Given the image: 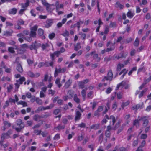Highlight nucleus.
Here are the masks:
<instances>
[{"mask_svg": "<svg viewBox=\"0 0 151 151\" xmlns=\"http://www.w3.org/2000/svg\"><path fill=\"white\" fill-rule=\"evenodd\" d=\"M41 46V44L40 43L36 41H35L29 46V48L31 50H35L37 52V49L40 47Z\"/></svg>", "mask_w": 151, "mask_h": 151, "instance_id": "nucleus-1", "label": "nucleus"}, {"mask_svg": "<svg viewBox=\"0 0 151 151\" xmlns=\"http://www.w3.org/2000/svg\"><path fill=\"white\" fill-rule=\"evenodd\" d=\"M113 74L112 71L110 70L108 72L107 76H104L102 80V81L104 82L105 80L111 81L112 79Z\"/></svg>", "mask_w": 151, "mask_h": 151, "instance_id": "nucleus-2", "label": "nucleus"}, {"mask_svg": "<svg viewBox=\"0 0 151 151\" xmlns=\"http://www.w3.org/2000/svg\"><path fill=\"white\" fill-rule=\"evenodd\" d=\"M25 79L24 77H21L19 80H16V83H15L14 85L15 86V90L17 89V91L18 88L19 87V84H22L23 81H25Z\"/></svg>", "mask_w": 151, "mask_h": 151, "instance_id": "nucleus-3", "label": "nucleus"}, {"mask_svg": "<svg viewBox=\"0 0 151 151\" xmlns=\"http://www.w3.org/2000/svg\"><path fill=\"white\" fill-rule=\"evenodd\" d=\"M3 124L4 125L1 128V130L3 131H5L6 129L9 128L12 124L8 121L4 120L3 121Z\"/></svg>", "mask_w": 151, "mask_h": 151, "instance_id": "nucleus-4", "label": "nucleus"}, {"mask_svg": "<svg viewBox=\"0 0 151 151\" xmlns=\"http://www.w3.org/2000/svg\"><path fill=\"white\" fill-rule=\"evenodd\" d=\"M105 117L106 119H110L111 121H110V124L111 125L114 126L116 122V119L115 117L111 115L110 117L108 115H106Z\"/></svg>", "mask_w": 151, "mask_h": 151, "instance_id": "nucleus-5", "label": "nucleus"}, {"mask_svg": "<svg viewBox=\"0 0 151 151\" xmlns=\"http://www.w3.org/2000/svg\"><path fill=\"white\" fill-rule=\"evenodd\" d=\"M139 120L143 121L142 126L143 127H145L148 125L149 121L145 116L140 117L139 118Z\"/></svg>", "mask_w": 151, "mask_h": 151, "instance_id": "nucleus-6", "label": "nucleus"}, {"mask_svg": "<svg viewBox=\"0 0 151 151\" xmlns=\"http://www.w3.org/2000/svg\"><path fill=\"white\" fill-rule=\"evenodd\" d=\"M103 107L102 106H99L98 107L94 113V116H97L99 117L100 115V112L102 111Z\"/></svg>", "mask_w": 151, "mask_h": 151, "instance_id": "nucleus-7", "label": "nucleus"}, {"mask_svg": "<svg viewBox=\"0 0 151 151\" xmlns=\"http://www.w3.org/2000/svg\"><path fill=\"white\" fill-rule=\"evenodd\" d=\"M81 114L79 111H76L75 112V121L76 122L79 121L81 118Z\"/></svg>", "mask_w": 151, "mask_h": 151, "instance_id": "nucleus-8", "label": "nucleus"}, {"mask_svg": "<svg viewBox=\"0 0 151 151\" xmlns=\"http://www.w3.org/2000/svg\"><path fill=\"white\" fill-rule=\"evenodd\" d=\"M54 20L53 19H47L46 21L45 26L46 28H49L51 27L53 23Z\"/></svg>", "mask_w": 151, "mask_h": 151, "instance_id": "nucleus-9", "label": "nucleus"}, {"mask_svg": "<svg viewBox=\"0 0 151 151\" xmlns=\"http://www.w3.org/2000/svg\"><path fill=\"white\" fill-rule=\"evenodd\" d=\"M121 86H124V88L127 89L130 86L129 84H127L125 81H123L117 85V87L118 88H119Z\"/></svg>", "mask_w": 151, "mask_h": 151, "instance_id": "nucleus-10", "label": "nucleus"}, {"mask_svg": "<svg viewBox=\"0 0 151 151\" xmlns=\"http://www.w3.org/2000/svg\"><path fill=\"white\" fill-rule=\"evenodd\" d=\"M15 49L17 50V52L18 54H22L25 53L26 51V50H24V49H22V48H19L17 45H15Z\"/></svg>", "mask_w": 151, "mask_h": 151, "instance_id": "nucleus-11", "label": "nucleus"}, {"mask_svg": "<svg viewBox=\"0 0 151 151\" xmlns=\"http://www.w3.org/2000/svg\"><path fill=\"white\" fill-rule=\"evenodd\" d=\"M46 6V10L49 12H51L54 9V6L48 4Z\"/></svg>", "mask_w": 151, "mask_h": 151, "instance_id": "nucleus-12", "label": "nucleus"}, {"mask_svg": "<svg viewBox=\"0 0 151 151\" xmlns=\"http://www.w3.org/2000/svg\"><path fill=\"white\" fill-rule=\"evenodd\" d=\"M118 148V147L116 146L112 151H128L127 149L124 147Z\"/></svg>", "mask_w": 151, "mask_h": 151, "instance_id": "nucleus-13", "label": "nucleus"}, {"mask_svg": "<svg viewBox=\"0 0 151 151\" xmlns=\"http://www.w3.org/2000/svg\"><path fill=\"white\" fill-rule=\"evenodd\" d=\"M143 103L142 102L141 104H139L135 106H133L132 108L133 110H134L135 109H141L143 108Z\"/></svg>", "mask_w": 151, "mask_h": 151, "instance_id": "nucleus-14", "label": "nucleus"}, {"mask_svg": "<svg viewBox=\"0 0 151 151\" xmlns=\"http://www.w3.org/2000/svg\"><path fill=\"white\" fill-rule=\"evenodd\" d=\"M140 118L139 116H138V119H135L133 122V125L134 126H136V127H139V118Z\"/></svg>", "mask_w": 151, "mask_h": 151, "instance_id": "nucleus-15", "label": "nucleus"}, {"mask_svg": "<svg viewBox=\"0 0 151 151\" xmlns=\"http://www.w3.org/2000/svg\"><path fill=\"white\" fill-rule=\"evenodd\" d=\"M17 10L15 8H13L8 10V13L10 14L14 15L16 14Z\"/></svg>", "mask_w": 151, "mask_h": 151, "instance_id": "nucleus-16", "label": "nucleus"}, {"mask_svg": "<svg viewBox=\"0 0 151 151\" xmlns=\"http://www.w3.org/2000/svg\"><path fill=\"white\" fill-rule=\"evenodd\" d=\"M16 124L19 127L24 126V123L21 119H17L16 121Z\"/></svg>", "mask_w": 151, "mask_h": 151, "instance_id": "nucleus-17", "label": "nucleus"}, {"mask_svg": "<svg viewBox=\"0 0 151 151\" xmlns=\"http://www.w3.org/2000/svg\"><path fill=\"white\" fill-rule=\"evenodd\" d=\"M87 89V88H85V89H83L81 91V93L83 101H85L86 99V91Z\"/></svg>", "mask_w": 151, "mask_h": 151, "instance_id": "nucleus-18", "label": "nucleus"}, {"mask_svg": "<svg viewBox=\"0 0 151 151\" xmlns=\"http://www.w3.org/2000/svg\"><path fill=\"white\" fill-rule=\"evenodd\" d=\"M96 53V51H93L91 52L90 54L92 55H93V58L95 59H97V61H99L100 60V58L98 57V54H97L95 53Z\"/></svg>", "mask_w": 151, "mask_h": 151, "instance_id": "nucleus-19", "label": "nucleus"}, {"mask_svg": "<svg viewBox=\"0 0 151 151\" xmlns=\"http://www.w3.org/2000/svg\"><path fill=\"white\" fill-rule=\"evenodd\" d=\"M72 83V81L70 79H69L65 83L64 86L65 88L67 89L68 88Z\"/></svg>", "mask_w": 151, "mask_h": 151, "instance_id": "nucleus-20", "label": "nucleus"}, {"mask_svg": "<svg viewBox=\"0 0 151 151\" xmlns=\"http://www.w3.org/2000/svg\"><path fill=\"white\" fill-rule=\"evenodd\" d=\"M42 118V116L38 114H35L33 117V119L34 121H38L40 119Z\"/></svg>", "mask_w": 151, "mask_h": 151, "instance_id": "nucleus-21", "label": "nucleus"}, {"mask_svg": "<svg viewBox=\"0 0 151 151\" xmlns=\"http://www.w3.org/2000/svg\"><path fill=\"white\" fill-rule=\"evenodd\" d=\"M134 15V13L132 12L131 11L129 10L127 14V17L129 18H132Z\"/></svg>", "mask_w": 151, "mask_h": 151, "instance_id": "nucleus-22", "label": "nucleus"}, {"mask_svg": "<svg viewBox=\"0 0 151 151\" xmlns=\"http://www.w3.org/2000/svg\"><path fill=\"white\" fill-rule=\"evenodd\" d=\"M29 0H27L26 2L24 4H22V8L23 9H26L29 5Z\"/></svg>", "mask_w": 151, "mask_h": 151, "instance_id": "nucleus-23", "label": "nucleus"}, {"mask_svg": "<svg viewBox=\"0 0 151 151\" xmlns=\"http://www.w3.org/2000/svg\"><path fill=\"white\" fill-rule=\"evenodd\" d=\"M115 43L112 44V45L110 46L109 48H106L107 52H110L114 50L115 48L114 45Z\"/></svg>", "mask_w": 151, "mask_h": 151, "instance_id": "nucleus-24", "label": "nucleus"}, {"mask_svg": "<svg viewBox=\"0 0 151 151\" xmlns=\"http://www.w3.org/2000/svg\"><path fill=\"white\" fill-rule=\"evenodd\" d=\"M73 99L74 101L77 104H79L80 102V99L78 98L77 94L74 95Z\"/></svg>", "mask_w": 151, "mask_h": 151, "instance_id": "nucleus-25", "label": "nucleus"}, {"mask_svg": "<svg viewBox=\"0 0 151 151\" xmlns=\"http://www.w3.org/2000/svg\"><path fill=\"white\" fill-rule=\"evenodd\" d=\"M17 69L20 73H22L23 72L22 67L20 63H18L17 64Z\"/></svg>", "mask_w": 151, "mask_h": 151, "instance_id": "nucleus-26", "label": "nucleus"}, {"mask_svg": "<svg viewBox=\"0 0 151 151\" xmlns=\"http://www.w3.org/2000/svg\"><path fill=\"white\" fill-rule=\"evenodd\" d=\"M60 78H57L56 79L55 81V84L58 86V88H60L62 86L60 82Z\"/></svg>", "mask_w": 151, "mask_h": 151, "instance_id": "nucleus-27", "label": "nucleus"}, {"mask_svg": "<svg viewBox=\"0 0 151 151\" xmlns=\"http://www.w3.org/2000/svg\"><path fill=\"white\" fill-rule=\"evenodd\" d=\"M81 48L80 43L79 42L77 43L74 46V50L76 51H77Z\"/></svg>", "mask_w": 151, "mask_h": 151, "instance_id": "nucleus-28", "label": "nucleus"}, {"mask_svg": "<svg viewBox=\"0 0 151 151\" xmlns=\"http://www.w3.org/2000/svg\"><path fill=\"white\" fill-rule=\"evenodd\" d=\"M13 32V31H12V32H10L9 31H6L4 32L3 35L6 37L11 36Z\"/></svg>", "mask_w": 151, "mask_h": 151, "instance_id": "nucleus-29", "label": "nucleus"}, {"mask_svg": "<svg viewBox=\"0 0 151 151\" xmlns=\"http://www.w3.org/2000/svg\"><path fill=\"white\" fill-rule=\"evenodd\" d=\"M99 127V124H93L90 126V129H94L95 130H96L98 129Z\"/></svg>", "mask_w": 151, "mask_h": 151, "instance_id": "nucleus-30", "label": "nucleus"}, {"mask_svg": "<svg viewBox=\"0 0 151 151\" xmlns=\"http://www.w3.org/2000/svg\"><path fill=\"white\" fill-rule=\"evenodd\" d=\"M61 73L60 68L59 69L56 68L55 73H54V77H56L58 75V74Z\"/></svg>", "mask_w": 151, "mask_h": 151, "instance_id": "nucleus-31", "label": "nucleus"}, {"mask_svg": "<svg viewBox=\"0 0 151 151\" xmlns=\"http://www.w3.org/2000/svg\"><path fill=\"white\" fill-rule=\"evenodd\" d=\"M115 6L116 8L119 7L120 9H122L124 7L121 4L119 1H117L116 2L115 5Z\"/></svg>", "mask_w": 151, "mask_h": 151, "instance_id": "nucleus-32", "label": "nucleus"}, {"mask_svg": "<svg viewBox=\"0 0 151 151\" xmlns=\"http://www.w3.org/2000/svg\"><path fill=\"white\" fill-rule=\"evenodd\" d=\"M148 82L147 81L146 79H145L144 80V82L139 87V89L140 90H141L144 87L145 85H146Z\"/></svg>", "mask_w": 151, "mask_h": 151, "instance_id": "nucleus-33", "label": "nucleus"}, {"mask_svg": "<svg viewBox=\"0 0 151 151\" xmlns=\"http://www.w3.org/2000/svg\"><path fill=\"white\" fill-rule=\"evenodd\" d=\"M93 91H91L89 92L87 95V97L88 99H92L93 96Z\"/></svg>", "mask_w": 151, "mask_h": 151, "instance_id": "nucleus-34", "label": "nucleus"}, {"mask_svg": "<svg viewBox=\"0 0 151 151\" xmlns=\"http://www.w3.org/2000/svg\"><path fill=\"white\" fill-rule=\"evenodd\" d=\"M83 22H84L83 21L79 20V22H78L76 24V26L77 27L78 30H79L80 29V25L83 24Z\"/></svg>", "mask_w": 151, "mask_h": 151, "instance_id": "nucleus-35", "label": "nucleus"}, {"mask_svg": "<svg viewBox=\"0 0 151 151\" xmlns=\"http://www.w3.org/2000/svg\"><path fill=\"white\" fill-rule=\"evenodd\" d=\"M17 104H21L23 105V107L27 106V104L26 102L20 101L17 103Z\"/></svg>", "mask_w": 151, "mask_h": 151, "instance_id": "nucleus-36", "label": "nucleus"}, {"mask_svg": "<svg viewBox=\"0 0 151 151\" xmlns=\"http://www.w3.org/2000/svg\"><path fill=\"white\" fill-rule=\"evenodd\" d=\"M44 110V107L40 106L38 107L37 109L35 111L36 113H37L41 111Z\"/></svg>", "mask_w": 151, "mask_h": 151, "instance_id": "nucleus-37", "label": "nucleus"}, {"mask_svg": "<svg viewBox=\"0 0 151 151\" xmlns=\"http://www.w3.org/2000/svg\"><path fill=\"white\" fill-rule=\"evenodd\" d=\"M9 138L7 136L6 133H4L1 134V139L4 140L6 138Z\"/></svg>", "mask_w": 151, "mask_h": 151, "instance_id": "nucleus-38", "label": "nucleus"}, {"mask_svg": "<svg viewBox=\"0 0 151 151\" xmlns=\"http://www.w3.org/2000/svg\"><path fill=\"white\" fill-rule=\"evenodd\" d=\"M67 95L68 96L69 98L71 99L74 95L73 92L71 90H69L68 91Z\"/></svg>", "mask_w": 151, "mask_h": 151, "instance_id": "nucleus-39", "label": "nucleus"}, {"mask_svg": "<svg viewBox=\"0 0 151 151\" xmlns=\"http://www.w3.org/2000/svg\"><path fill=\"white\" fill-rule=\"evenodd\" d=\"M65 127L64 125H62L61 124H59L57 126L55 129L58 130H60L63 129Z\"/></svg>", "mask_w": 151, "mask_h": 151, "instance_id": "nucleus-40", "label": "nucleus"}, {"mask_svg": "<svg viewBox=\"0 0 151 151\" xmlns=\"http://www.w3.org/2000/svg\"><path fill=\"white\" fill-rule=\"evenodd\" d=\"M124 57V52L123 51L120 54H119L118 55L116 56L115 58L117 59H119L121 58Z\"/></svg>", "mask_w": 151, "mask_h": 151, "instance_id": "nucleus-41", "label": "nucleus"}, {"mask_svg": "<svg viewBox=\"0 0 151 151\" xmlns=\"http://www.w3.org/2000/svg\"><path fill=\"white\" fill-rule=\"evenodd\" d=\"M79 88L81 89L85 87V85L81 81H79L78 83Z\"/></svg>", "mask_w": 151, "mask_h": 151, "instance_id": "nucleus-42", "label": "nucleus"}, {"mask_svg": "<svg viewBox=\"0 0 151 151\" xmlns=\"http://www.w3.org/2000/svg\"><path fill=\"white\" fill-rule=\"evenodd\" d=\"M40 121H41V122L40 124H36V125H34V126H33L32 127V128L33 129H34L35 128H39V127H40V126L43 123V121H42V120H40Z\"/></svg>", "mask_w": 151, "mask_h": 151, "instance_id": "nucleus-43", "label": "nucleus"}, {"mask_svg": "<svg viewBox=\"0 0 151 151\" xmlns=\"http://www.w3.org/2000/svg\"><path fill=\"white\" fill-rule=\"evenodd\" d=\"M36 101L37 103L39 105H41L42 104V100L39 98H36Z\"/></svg>", "mask_w": 151, "mask_h": 151, "instance_id": "nucleus-44", "label": "nucleus"}, {"mask_svg": "<svg viewBox=\"0 0 151 151\" xmlns=\"http://www.w3.org/2000/svg\"><path fill=\"white\" fill-rule=\"evenodd\" d=\"M44 34V31L41 29H39L38 30V34L40 36H42Z\"/></svg>", "mask_w": 151, "mask_h": 151, "instance_id": "nucleus-45", "label": "nucleus"}, {"mask_svg": "<svg viewBox=\"0 0 151 151\" xmlns=\"http://www.w3.org/2000/svg\"><path fill=\"white\" fill-rule=\"evenodd\" d=\"M13 85H9L7 88V92L9 93L11 92L12 90L13 89Z\"/></svg>", "mask_w": 151, "mask_h": 151, "instance_id": "nucleus-46", "label": "nucleus"}, {"mask_svg": "<svg viewBox=\"0 0 151 151\" xmlns=\"http://www.w3.org/2000/svg\"><path fill=\"white\" fill-rule=\"evenodd\" d=\"M139 41L138 38H136L134 43L135 46L138 47L139 44Z\"/></svg>", "mask_w": 151, "mask_h": 151, "instance_id": "nucleus-47", "label": "nucleus"}, {"mask_svg": "<svg viewBox=\"0 0 151 151\" xmlns=\"http://www.w3.org/2000/svg\"><path fill=\"white\" fill-rule=\"evenodd\" d=\"M116 26V23L115 22H111L109 26V28L115 27Z\"/></svg>", "mask_w": 151, "mask_h": 151, "instance_id": "nucleus-48", "label": "nucleus"}, {"mask_svg": "<svg viewBox=\"0 0 151 151\" xmlns=\"http://www.w3.org/2000/svg\"><path fill=\"white\" fill-rule=\"evenodd\" d=\"M3 68L5 69V72H6L7 73H10L11 69L10 68H7L6 66L5 65H4L3 66Z\"/></svg>", "mask_w": 151, "mask_h": 151, "instance_id": "nucleus-49", "label": "nucleus"}, {"mask_svg": "<svg viewBox=\"0 0 151 151\" xmlns=\"http://www.w3.org/2000/svg\"><path fill=\"white\" fill-rule=\"evenodd\" d=\"M33 123V122L32 120L27 121L26 122V125L27 126L31 127Z\"/></svg>", "mask_w": 151, "mask_h": 151, "instance_id": "nucleus-50", "label": "nucleus"}, {"mask_svg": "<svg viewBox=\"0 0 151 151\" xmlns=\"http://www.w3.org/2000/svg\"><path fill=\"white\" fill-rule=\"evenodd\" d=\"M124 65L123 64L119 63L118 65L117 70V71H119L121 70L122 68L124 67Z\"/></svg>", "mask_w": 151, "mask_h": 151, "instance_id": "nucleus-51", "label": "nucleus"}, {"mask_svg": "<svg viewBox=\"0 0 151 151\" xmlns=\"http://www.w3.org/2000/svg\"><path fill=\"white\" fill-rule=\"evenodd\" d=\"M61 35L64 37H68L69 35V32L67 30H65V32Z\"/></svg>", "mask_w": 151, "mask_h": 151, "instance_id": "nucleus-52", "label": "nucleus"}, {"mask_svg": "<svg viewBox=\"0 0 151 151\" xmlns=\"http://www.w3.org/2000/svg\"><path fill=\"white\" fill-rule=\"evenodd\" d=\"M15 48H14L12 47H9L8 48V51L12 53H14L15 52V51L14 49Z\"/></svg>", "mask_w": 151, "mask_h": 151, "instance_id": "nucleus-53", "label": "nucleus"}, {"mask_svg": "<svg viewBox=\"0 0 151 151\" xmlns=\"http://www.w3.org/2000/svg\"><path fill=\"white\" fill-rule=\"evenodd\" d=\"M79 35H80L81 37L83 38V40H85L86 37V35L85 34L82 33L81 32H80L79 33Z\"/></svg>", "mask_w": 151, "mask_h": 151, "instance_id": "nucleus-54", "label": "nucleus"}, {"mask_svg": "<svg viewBox=\"0 0 151 151\" xmlns=\"http://www.w3.org/2000/svg\"><path fill=\"white\" fill-rule=\"evenodd\" d=\"M89 137L88 136H86L82 142L83 144V145H85L87 142L89 141Z\"/></svg>", "mask_w": 151, "mask_h": 151, "instance_id": "nucleus-55", "label": "nucleus"}, {"mask_svg": "<svg viewBox=\"0 0 151 151\" xmlns=\"http://www.w3.org/2000/svg\"><path fill=\"white\" fill-rule=\"evenodd\" d=\"M103 134L102 133L98 137V141L99 142H100V143H101L103 139Z\"/></svg>", "mask_w": 151, "mask_h": 151, "instance_id": "nucleus-56", "label": "nucleus"}, {"mask_svg": "<svg viewBox=\"0 0 151 151\" xmlns=\"http://www.w3.org/2000/svg\"><path fill=\"white\" fill-rule=\"evenodd\" d=\"M34 73L32 72L29 71L27 72V75L31 78H34Z\"/></svg>", "mask_w": 151, "mask_h": 151, "instance_id": "nucleus-57", "label": "nucleus"}, {"mask_svg": "<svg viewBox=\"0 0 151 151\" xmlns=\"http://www.w3.org/2000/svg\"><path fill=\"white\" fill-rule=\"evenodd\" d=\"M42 131L41 130H38V129H35L34 130V132L37 135H39L41 134Z\"/></svg>", "mask_w": 151, "mask_h": 151, "instance_id": "nucleus-58", "label": "nucleus"}, {"mask_svg": "<svg viewBox=\"0 0 151 151\" xmlns=\"http://www.w3.org/2000/svg\"><path fill=\"white\" fill-rule=\"evenodd\" d=\"M147 138V135L146 134H143L141 135L140 137V138L141 139H146Z\"/></svg>", "mask_w": 151, "mask_h": 151, "instance_id": "nucleus-59", "label": "nucleus"}, {"mask_svg": "<svg viewBox=\"0 0 151 151\" xmlns=\"http://www.w3.org/2000/svg\"><path fill=\"white\" fill-rule=\"evenodd\" d=\"M22 49L26 50V48L28 47V46L27 44H24L20 45Z\"/></svg>", "mask_w": 151, "mask_h": 151, "instance_id": "nucleus-60", "label": "nucleus"}, {"mask_svg": "<svg viewBox=\"0 0 151 151\" xmlns=\"http://www.w3.org/2000/svg\"><path fill=\"white\" fill-rule=\"evenodd\" d=\"M86 126V124L83 122H82L78 125V127H80V128H85Z\"/></svg>", "mask_w": 151, "mask_h": 151, "instance_id": "nucleus-61", "label": "nucleus"}, {"mask_svg": "<svg viewBox=\"0 0 151 151\" xmlns=\"http://www.w3.org/2000/svg\"><path fill=\"white\" fill-rule=\"evenodd\" d=\"M36 32L31 30V33L30 34V37H36Z\"/></svg>", "mask_w": 151, "mask_h": 151, "instance_id": "nucleus-62", "label": "nucleus"}, {"mask_svg": "<svg viewBox=\"0 0 151 151\" xmlns=\"http://www.w3.org/2000/svg\"><path fill=\"white\" fill-rule=\"evenodd\" d=\"M24 22L23 20L20 19L18 20L17 22V24L19 25H24Z\"/></svg>", "mask_w": 151, "mask_h": 151, "instance_id": "nucleus-63", "label": "nucleus"}, {"mask_svg": "<svg viewBox=\"0 0 151 151\" xmlns=\"http://www.w3.org/2000/svg\"><path fill=\"white\" fill-rule=\"evenodd\" d=\"M10 79L8 77H3L1 79L2 81H4L5 80H6L7 81H10Z\"/></svg>", "mask_w": 151, "mask_h": 151, "instance_id": "nucleus-64", "label": "nucleus"}]
</instances>
